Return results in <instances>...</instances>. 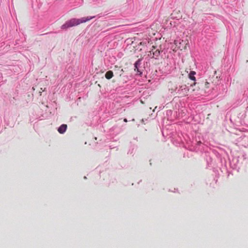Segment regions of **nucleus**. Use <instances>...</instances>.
Listing matches in <instances>:
<instances>
[{"mask_svg":"<svg viewBox=\"0 0 248 248\" xmlns=\"http://www.w3.org/2000/svg\"><path fill=\"white\" fill-rule=\"evenodd\" d=\"M94 17V16H87V17H82L80 19H77V18H72L70 19V20L67 21L64 24L62 25V29H67L70 27H72L78 25L81 23H85L87 21H90Z\"/></svg>","mask_w":248,"mask_h":248,"instance_id":"f03ea898","label":"nucleus"},{"mask_svg":"<svg viewBox=\"0 0 248 248\" xmlns=\"http://www.w3.org/2000/svg\"><path fill=\"white\" fill-rule=\"evenodd\" d=\"M114 71L116 75L121 77L124 73V70L121 67L115 65L114 68Z\"/></svg>","mask_w":248,"mask_h":248,"instance_id":"39448f33","label":"nucleus"},{"mask_svg":"<svg viewBox=\"0 0 248 248\" xmlns=\"http://www.w3.org/2000/svg\"><path fill=\"white\" fill-rule=\"evenodd\" d=\"M182 43H184L183 40H182V42H180L179 43V45H181Z\"/></svg>","mask_w":248,"mask_h":248,"instance_id":"4468645a","label":"nucleus"},{"mask_svg":"<svg viewBox=\"0 0 248 248\" xmlns=\"http://www.w3.org/2000/svg\"><path fill=\"white\" fill-rule=\"evenodd\" d=\"M168 86L169 90H171L172 92L175 91L177 89L176 85L175 84H173L171 81L169 82Z\"/></svg>","mask_w":248,"mask_h":248,"instance_id":"0eeeda50","label":"nucleus"},{"mask_svg":"<svg viewBox=\"0 0 248 248\" xmlns=\"http://www.w3.org/2000/svg\"><path fill=\"white\" fill-rule=\"evenodd\" d=\"M140 64V60L136 62L134 64L135 71L137 72H140L139 70L138 66Z\"/></svg>","mask_w":248,"mask_h":248,"instance_id":"1a4fd4ad","label":"nucleus"},{"mask_svg":"<svg viewBox=\"0 0 248 248\" xmlns=\"http://www.w3.org/2000/svg\"><path fill=\"white\" fill-rule=\"evenodd\" d=\"M113 76V73L112 71H108L105 74V78L108 79H110Z\"/></svg>","mask_w":248,"mask_h":248,"instance_id":"6e6552de","label":"nucleus"},{"mask_svg":"<svg viewBox=\"0 0 248 248\" xmlns=\"http://www.w3.org/2000/svg\"><path fill=\"white\" fill-rule=\"evenodd\" d=\"M195 74V72L191 71L188 74V78L191 80L192 81V83L190 84L191 86H192L193 85H195L196 84V78L194 76Z\"/></svg>","mask_w":248,"mask_h":248,"instance_id":"20e7f679","label":"nucleus"},{"mask_svg":"<svg viewBox=\"0 0 248 248\" xmlns=\"http://www.w3.org/2000/svg\"><path fill=\"white\" fill-rule=\"evenodd\" d=\"M124 121L125 122H127V120L125 118V119H124Z\"/></svg>","mask_w":248,"mask_h":248,"instance_id":"ddd939ff","label":"nucleus"},{"mask_svg":"<svg viewBox=\"0 0 248 248\" xmlns=\"http://www.w3.org/2000/svg\"><path fill=\"white\" fill-rule=\"evenodd\" d=\"M67 127L66 124H63L59 127L58 131L60 133L63 134L66 131Z\"/></svg>","mask_w":248,"mask_h":248,"instance_id":"423d86ee","label":"nucleus"},{"mask_svg":"<svg viewBox=\"0 0 248 248\" xmlns=\"http://www.w3.org/2000/svg\"><path fill=\"white\" fill-rule=\"evenodd\" d=\"M174 44L181 50H182L183 49H186V46H185L184 47H182V48H181L180 46H178V45H177V41H176V40L174 41Z\"/></svg>","mask_w":248,"mask_h":248,"instance_id":"9b49d317","label":"nucleus"},{"mask_svg":"<svg viewBox=\"0 0 248 248\" xmlns=\"http://www.w3.org/2000/svg\"><path fill=\"white\" fill-rule=\"evenodd\" d=\"M148 55L152 58V56H153V52H152V51H150L149 52Z\"/></svg>","mask_w":248,"mask_h":248,"instance_id":"f8f14e48","label":"nucleus"},{"mask_svg":"<svg viewBox=\"0 0 248 248\" xmlns=\"http://www.w3.org/2000/svg\"><path fill=\"white\" fill-rule=\"evenodd\" d=\"M160 54V51L158 50H156L155 51L153 52V56H152V58H154L155 57H157L159 56Z\"/></svg>","mask_w":248,"mask_h":248,"instance_id":"9d476101","label":"nucleus"},{"mask_svg":"<svg viewBox=\"0 0 248 248\" xmlns=\"http://www.w3.org/2000/svg\"><path fill=\"white\" fill-rule=\"evenodd\" d=\"M153 47L155 49V47L154 46H153Z\"/></svg>","mask_w":248,"mask_h":248,"instance_id":"2eb2a0df","label":"nucleus"},{"mask_svg":"<svg viewBox=\"0 0 248 248\" xmlns=\"http://www.w3.org/2000/svg\"><path fill=\"white\" fill-rule=\"evenodd\" d=\"M188 88L186 86V85H182L181 86L179 89L178 91V93L183 96L186 95L188 92Z\"/></svg>","mask_w":248,"mask_h":248,"instance_id":"7ed1b4c3","label":"nucleus"},{"mask_svg":"<svg viewBox=\"0 0 248 248\" xmlns=\"http://www.w3.org/2000/svg\"><path fill=\"white\" fill-rule=\"evenodd\" d=\"M219 77L216 76V72H214L209 77L205 79L203 83L204 89L208 92L215 90L216 86L219 83Z\"/></svg>","mask_w":248,"mask_h":248,"instance_id":"f257e3e1","label":"nucleus"}]
</instances>
